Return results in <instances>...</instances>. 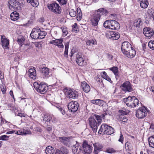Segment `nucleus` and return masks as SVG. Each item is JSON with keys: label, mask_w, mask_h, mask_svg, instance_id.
<instances>
[{"label": "nucleus", "mask_w": 154, "mask_h": 154, "mask_svg": "<svg viewBox=\"0 0 154 154\" xmlns=\"http://www.w3.org/2000/svg\"><path fill=\"white\" fill-rule=\"evenodd\" d=\"M108 130L106 132H105V134L108 135H111L114 133V130L112 127L109 126V128H107Z\"/></svg>", "instance_id": "39"}, {"label": "nucleus", "mask_w": 154, "mask_h": 154, "mask_svg": "<svg viewBox=\"0 0 154 154\" xmlns=\"http://www.w3.org/2000/svg\"><path fill=\"white\" fill-rule=\"evenodd\" d=\"M148 46L150 48L154 50V40L149 41L148 43Z\"/></svg>", "instance_id": "46"}, {"label": "nucleus", "mask_w": 154, "mask_h": 154, "mask_svg": "<svg viewBox=\"0 0 154 154\" xmlns=\"http://www.w3.org/2000/svg\"><path fill=\"white\" fill-rule=\"evenodd\" d=\"M22 131V135H26L27 134H30L31 132L30 130H26L23 129Z\"/></svg>", "instance_id": "45"}, {"label": "nucleus", "mask_w": 154, "mask_h": 154, "mask_svg": "<svg viewBox=\"0 0 154 154\" xmlns=\"http://www.w3.org/2000/svg\"><path fill=\"white\" fill-rule=\"evenodd\" d=\"M123 135L121 134L120 136V138L119 140V141L122 143L123 141Z\"/></svg>", "instance_id": "57"}, {"label": "nucleus", "mask_w": 154, "mask_h": 154, "mask_svg": "<svg viewBox=\"0 0 154 154\" xmlns=\"http://www.w3.org/2000/svg\"><path fill=\"white\" fill-rule=\"evenodd\" d=\"M76 61L78 65L80 66H83L85 63V60L78 54L76 56Z\"/></svg>", "instance_id": "24"}, {"label": "nucleus", "mask_w": 154, "mask_h": 154, "mask_svg": "<svg viewBox=\"0 0 154 154\" xmlns=\"http://www.w3.org/2000/svg\"><path fill=\"white\" fill-rule=\"evenodd\" d=\"M33 85L36 90L42 94L45 93L48 90V87L45 83L35 82Z\"/></svg>", "instance_id": "4"}, {"label": "nucleus", "mask_w": 154, "mask_h": 154, "mask_svg": "<svg viewBox=\"0 0 154 154\" xmlns=\"http://www.w3.org/2000/svg\"><path fill=\"white\" fill-rule=\"evenodd\" d=\"M112 39L117 40L120 37V35L118 32L112 31Z\"/></svg>", "instance_id": "35"}, {"label": "nucleus", "mask_w": 154, "mask_h": 154, "mask_svg": "<svg viewBox=\"0 0 154 154\" xmlns=\"http://www.w3.org/2000/svg\"><path fill=\"white\" fill-rule=\"evenodd\" d=\"M47 34V32L45 31H41L39 32L38 39H42L44 38Z\"/></svg>", "instance_id": "38"}, {"label": "nucleus", "mask_w": 154, "mask_h": 154, "mask_svg": "<svg viewBox=\"0 0 154 154\" xmlns=\"http://www.w3.org/2000/svg\"><path fill=\"white\" fill-rule=\"evenodd\" d=\"M82 149L83 153L85 152L90 154L92 151V147L88 145L85 141H84L82 145Z\"/></svg>", "instance_id": "10"}, {"label": "nucleus", "mask_w": 154, "mask_h": 154, "mask_svg": "<svg viewBox=\"0 0 154 154\" xmlns=\"http://www.w3.org/2000/svg\"><path fill=\"white\" fill-rule=\"evenodd\" d=\"M102 73V76L103 78L109 82H110L111 80L110 78L108 75H107L106 72H103Z\"/></svg>", "instance_id": "41"}, {"label": "nucleus", "mask_w": 154, "mask_h": 154, "mask_svg": "<svg viewBox=\"0 0 154 154\" xmlns=\"http://www.w3.org/2000/svg\"><path fill=\"white\" fill-rule=\"evenodd\" d=\"M77 27V24L76 23H75L74 25L72 26V31H75V32H76L77 31V30H75V29Z\"/></svg>", "instance_id": "59"}, {"label": "nucleus", "mask_w": 154, "mask_h": 154, "mask_svg": "<svg viewBox=\"0 0 154 154\" xmlns=\"http://www.w3.org/2000/svg\"><path fill=\"white\" fill-rule=\"evenodd\" d=\"M60 4L62 5H65L67 2V0H57Z\"/></svg>", "instance_id": "53"}, {"label": "nucleus", "mask_w": 154, "mask_h": 154, "mask_svg": "<svg viewBox=\"0 0 154 154\" xmlns=\"http://www.w3.org/2000/svg\"><path fill=\"white\" fill-rule=\"evenodd\" d=\"M59 150L63 153V154H66L68 152L67 149L63 147H61Z\"/></svg>", "instance_id": "49"}, {"label": "nucleus", "mask_w": 154, "mask_h": 154, "mask_svg": "<svg viewBox=\"0 0 154 154\" xmlns=\"http://www.w3.org/2000/svg\"><path fill=\"white\" fill-rule=\"evenodd\" d=\"M133 100H134V104L135 105V107L139 104L138 99L135 96H133Z\"/></svg>", "instance_id": "51"}, {"label": "nucleus", "mask_w": 154, "mask_h": 154, "mask_svg": "<svg viewBox=\"0 0 154 154\" xmlns=\"http://www.w3.org/2000/svg\"><path fill=\"white\" fill-rule=\"evenodd\" d=\"M28 3H30L33 7H36L39 5V3L38 0H26Z\"/></svg>", "instance_id": "32"}, {"label": "nucleus", "mask_w": 154, "mask_h": 154, "mask_svg": "<svg viewBox=\"0 0 154 154\" xmlns=\"http://www.w3.org/2000/svg\"><path fill=\"white\" fill-rule=\"evenodd\" d=\"M69 14L71 17H74L76 15V13L75 11L72 9L69 11Z\"/></svg>", "instance_id": "47"}, {"label": "nucleus", "mask_w": 154, "mask_h": 154, "mask_svg": "<svg viewBox=\"0 0 154 154\" xmlns=\"http://www.w3.org/2000/svg\"><path fill=\"white\" fill-rule=\"evenodd\" d=\"M55 154H63V153L59 149H57L56 150Z\"/></svg>", "instance_id": "61"}, {"label": "nucleus", "mask_w": 154, "mask_h": 154, "mask_svg": "<svg viewBox=\"0 0 154 154\" xmlns=\"http://www.w3.org/2000/svg\"><path fill=\"white\" fill-rule=\"evenodd\" d=\"M60 28L62 30L63 35H64L65 36L68 33V31L66 27L62 26Z\"/></svg>", "instance_id": "43"}, {"label": "nucleus", "mask_w": 154, "mask_h": 154, "mask_svg": "<svg viewBox=\"0 0 154 154\" xmlns=\"http://www.w3.org/2000/svg\"><path fill=\"white\" fill-rule=\"evenodd\" d=\"M97 42L94 38L91 40H88L86 42V44L88 46H91L93 45H97Z\"/></svg>", "instance_id": "34"}, {"label": "nucleus", "mask_w": 154, "mask_h": 154, "mask_svg": "<svg viewBox=\"0 0 154 154\" xmlns=\"http://www.w3.org/2000/svg\"><path fill=\"white\" fill-rule=\"evenodd\" d=\"M59 141L63 144L67 146H69L70 144V138L66 137H58Z\"/></svg>", "instance_id": "17"}, {"label": "nucleus", "mask_w": 154, "mask_h": 154, "mask_svg": "<svg viewBox=\"0 0 154 154\" xmlns=\"http://www.w3.org/2000/svg\"><path fill=\"white\" fill-rule=\"evenodd\" d=\"M150 128L152 130V132H154V125L152 124L150 126Z\"/></svg>", "instance_id": "64"}, {"label": "nucleus", "mask_w": 154, "mask_h": 154, "mask_svg": "<svg viewBox=\"0 0 154 154\" xmlns=\"http://www.w3.org/2000/svg\"><path fill=\"white\" fill-rule=\"evenodd\" d=\"M147 13L153 18L154 21V10L152 8L149 9L147 11Z\"/></svg>", "instance_id": "40"}, {"label": "nucleus", "mask_w": 154, "mask_h": 154, "mask_svg": "<svg viewBox=\"0 0 154 154\" xmlns=\"http://www.w3.org/2000/svg\"><path fill=\"white\" fill-rule=\"evenodd\" d=\"M119 119L120 121H122L123 122H127L128 119L127 118L122 115H121L119 116Z\"/></svg>", "instance_id": "44"}, {"label": "nucleus", "mask_w": 154, "mask_h": 154, "mask_svg": "<svg viewBox=\"0 0 154 154\" xmlns=\"http://www.w3.org/2000/svg\"><path fill=\"white\" fill-rule=\"evenodd\" d=\"M94 149L93 153L94 154H98L100 152L102 151L103 146L102 144L99 143H96L93 144Z\"/></svg>", "instance_id": "18"}, {"label": "nucleus", "mask_w": 154, "mask_h": 154, "mask_svg": "<svg viewBox=\"0 0 154 154\" xmlns=\"http://www.w3.org/2000/svg\"><path fill=\"white\" fill-rule=\"evenodd\" d=\"M109 128V126L106 124H102L100 126V128L98 131V133L101 134L103 132L104 134H105V132L107 131L108 128Z\"/></svg>", "instance_id": "27"}, {"label": "nucleus", "mask_w": 154, "mask_h": 154, "mask_svg": "<svg viewBox=\"0 0 154 154\" xmlns=\"http://www.w3.org/2000/svg\"><path fill=\"white\" fill-rule=\"evenodd\" d=\"M143 33L145 36L148 38H151L154 34V31L152 29L146 27L143 29Z\"/></svg>", "instance_id": "21"}, {"label": "nucleus", "mask_w": 154, "mask_h": 154, "mask_svg": "<svg viewBox=\"0 0 154 154\" xmlns=\"http://www.w3.org/2000/svg\"><path fill=\"white\" fill-rule=\"evenodd\" d=\"M68 51L65 50L64 55L66 57H67L68 56Z\"/></svg>", "instance_id": "63"}, {"label": "nucleus", "mask_w": 154, "mask_h": 154, "mask_svg": "<svg viewBox=\"0 0 154 154\" xmlns=\"http://www.w3.org/2000/svg\"><path fill=\"white\" fill-rule=\"evenodd\" d=\"M72 149L74 154H80L83 152L82 147L80 146L79 143L77 142L73 146Z\"/></svg>", "instance_id": "12"}, {"label": "nucleus", "mask_w": 154, "mask_h": 154, "mask_svg": "<svg viewBox=\"0 0 154 154\" xmlns=\"http://www.w3.org/2000/svg\"><path fill=\"white\" fill-rule=\"evenodd\" d=\"M103 25L106 28L114 30L119 29L120 27L119 23L114 20H108L105 21Z\"/></svg>", "instance_id": "3"}, {"label": "nucleus", "mask_w": 154, "mask_h": 154, "mask_svg": "<svg viewBox=\"0 0 154 154\" xmlns=\"http://www.w3.org/2000/svg\"><path fill=\"white\" fill-rule=\"evenodd\" d=\"M148 142L149 146L154 148V135L152 136L149 138Z\"/></svg>", "instance_id": "37"}, {"label": "nucleus", "mask_w": 154, "mask_h": 154, "mask_svg": "<svg viewBox=\"0 0 154 154\" xmlns=\"http://www.w3.org/2000/svg\"><path fill=\"white\" fill-rule=\"evenodd\" d=\"M119 112L121 114V115H127L129 112V111L128 110H124L123 109H122L119 110Z\"/></svg>", "instance_id": "48"}, {"label": "nucleus", "mask_w": 154, "mask_h": 154, "mask_svg": "<svg viewBox=\"0 0 154 154\" xmlns=\"http://www.w3.org/2000/svg\"><path fill=\"white\" fill-rule=\"evenodd\" d=\"M8 6L9 9L12 11L20 10L19 2L16 0H9L8 2Z\"/></svg>", "instance_id": "6"}, {"label": "nucleus", "mask_w": 154, "mask_h": 154, "mask_svg": "<svg viewBox=\"0 0 154 154\" xmlns=\"http://www.w3.org/2000/svg\"><path fill=\"white\" fill-rule=\"evenodd\" d=\"M48 8L52 12L56 14H60L61 12V8L56 2H54L48 5Z\"/></svg>", "instance_id": "5"}, {"label": "nucleus", "mask_w": 154, "mask_h": 154, "mask_svg": "<svg viewBox=\"0 0 154 154\" xmlns=\"http://www.w3.org/2000/svg\"><path fill=\"white\" fill-rule=\"evenodd\" d=\"M133 99V96H129L128 98H125L124 99V101L128 107H135V105L134 103Z\"/></svg>", "instance_id": "13"}, {"label": "nucleus", "mask_w": 154, "mask_h": 154, "mask_svg": "<svg viewBox=\"0 0 154 154\" xmlns=\"http://www.w3.org/2000/svg\"><path fill=\"white\" fill-rule=\"evenodd\" d=\"M112 31H110L106 34V36L108 38H110L112 39Z\"/></svg>", "instance_id": "54"}, {"label": "nucleus", "mask_w": 154, "mask_h": 154, "mask_svg": "<svg viewBox=\"0 0 154 154\" xmlns=\"http://www.w3.org/2000/svg\"><path fill=\"white\" fill-rule=\"evenodd\" d=\"M1 43L2 47L5 49L8 48L9 45V40L6 38L5 35H1Z\"/></svg>", "instance_id": "14"}, {"label": "nucleus", "mask_w": 154, "mask_h": 154, "mask_svg": "<svg viewBox=\"0 0 154 154\" xmlns=\"http://www.w3.org/2000/svg\"><path fill=\"white\" fill-rule=\"evenodd\" d=\"M9 136L6 135H3L0 137V140H8Z\"/></svg>", "instance_id": "50"}, {"label": "nucleus", "mask_w": 154, "mask_h": 154, "mask_svg": "<svg viewBox=\"0 0 154 154\" xmlns=\"http://www.w3.org/2000/svg\"><path fill=\"white\" fill-rule=\"evenodd\" d=\"M40 72L43 78L46 79L49 77V71L48 68L46 67L41 68H40Z\"/></svg>", "instance_id": "19"}, {"label": "nucleus", "mask_w": 154, "mask_h": 154, "mask_svg": "<svg viewBox=\"0 0 154 154\" xmlns=\"http://www.w3.org/2000/svg\"><path fill=\"white\" fill-rule=\"evenodd\" d=\"M28 100V99H27L23 98L21 99V101L22 102V103H23L24 102L25 103H26V102Z\"/></svg>", "instance_id": "62"}, {"label": "nucleus", "mask_w": 154, "mask_h": 154, "mask_svg": "<svg viewBox=\"0 0 154 154\" xmlns=\"http://www.w3.org/2000/svg\"><path fill=\"white\" fill-rule=\"evenodd\" d=\"M25 41V38L23 36H19L17 40L18 44L21 46L23 44Z\"/></svg>", "instance_id": "42"}, {"label": "nucleus", "mask_w": 154, "mask_h": 154, "mask_svg": "<svg viewBox=\"0 0 154 154\" xmlns=\"http://www.w3.org/2000/svg\"><path fill=\"white\" fill-rule=\"evenodd\" d=\"M109 69L112 71L114 73L115 75V77L117 80L119 77V70L118 68L116 66H113L112 68H109Z\"/></svg>", "instance_id": "31"}, {"label": "nucleus", "mask_w": 154, "mask_h": 154, "mask_svg": "<svg viewBox=\"0 0 154 154\" xmlns=\"http://www.w3.org/2000/svg\"><path fill=\"white\" fill-rule=\"evenodd\" d=\"M133 48L131 44L128 42H123L122 45L121 50L123 54L130 48Z\"/></svg>", "instance_id": "16"}, {"label": "nucleus", "mask_w": 154, "mask_h": 154, "mask_svg": "<svg viewBox=\"0 0 154 154\" xmlns=\"http://www.w3.org/2000/svg\"><path fill=\"white\" fill-rule=\"evenodd\" d=\"M63 40L62 39H56L53 40L49 42L51 44L57 46L59 48H63L64 46L62 44Z\"/></svg>", "instance_id": "22"}, {"label": "nucleus", "mask_w": 154, "mask_h": 154, "mask_svg": "<svg viewBox=\"0 0 154 154\" xmlns=\"http://www.w3.org/2000/svg\"><path fill=\"white\" fill-rule=\"evenodd\" d=\"M81 86L82 89L85 92L88 93L90 90V86L85 81H84L81 83Z\"/></svg>", "instance_id": "25"}, {"label": "nucleus", "mask_w": 154, "mask_h": 154, "mask_svg": "<svg viewBox=\"0 0 154 154\" xmlns=\"http://www.w3.org/2000/svg\"><path fill=\"white\" fill-rule=\"evenodd\" d=\"M66 94L68 97L72 99L75 98L78 95L76 91L72 89H67L66 91Z\"/></svg>", "instance_id": "15"}, {"label": "nucleus", "mask_w": 154, "mask_h": 154, "mask_svg": "<svg viewBox=\"0 0 154 154\" xmlns=\"http://www.w3.org/2000/svg\"><path fill=\"white\" fill-rule=\"evenodd\" d=\"M79 106L77 102L72 101L68 103V108L69 112H74L78 110Z\"/></svg>", "instance_id": "8"}, {"label": "nucleus", "mask_w": 154, "mask_h": 154, "mask_svg": "<svg viewBox=\"0 0 154 154\" xmlns=\"http://www.w3.org/2000/svg\"><path fill=\"white\" fill-rule=\"evenodd\" d=\"M124 54L127 57L131 58L135 56L136 54V52L132 48L131 49H130L127 51Z\"/></svg>", "instance_id": "23"}, {"label": "nucleus", "mask_w": 154, "mask_h": 154, "mask_svg": "<svg viewBox=\"0 0 154 154\" xmlns=\"http://www.w3.org/2000/svg\"><path fill=\"white\" fill-rule=\"evenodd\" d=\"M107 12L105 9L100 8L95 11L93 17L91 19V25L93 26H97L101 16Z\"/></svg>", "instance_id": "2"}, {"label": "nucleus", "mask_w": 154, "mask_h": 154, "mask_svg": "<svg viewBox=\"0 0 154 154\" xmlns=\"http://www.w3.org/2000/svg\"><path fill=\"white\" fill-rule=\"evenodd\" d=\"M122 91L125 92H131L133 91V88L130 82L128 81L124 82L120 86Z\"/></svg>", "instance_id": "9"}, {"label": "nucleus", "mask_w": 154, "mask_h": 154, "mask_svg": "<svg viewBox=\"0 0 154 154\" xmlns=\"http://www.w3.org/2000/svg\"><path fill=\"white\" fill-rule=\"evenodd\" d=\"M114 151V150L112 148H108L106 150V152L109 153H112Z\"/></svg>", "instance_id": "56"}, {"label": "nucleus", "mask_w": 154, "mask_h": 154, "mask_svg": "<svg viewBox=\"0 0 154 154\" xmlns=\"http://www.w3.org/2000/svg\"><path fill=\"white\" fill-rule=\"evenodd\" d=\"M146 111L148 112L146 107H141L136 111V116L139 119L143 118L146 115Z\"/></svg>", "instance_id": "7"}, {"label": "nucleus", "mask_w": 154, "mask_h": 154, "mask_svg": "<svg viewBox=\"0 0 154 154\" xmlns=\"http://www.w3.org/2000/svg\"><path fill=\"white\" fill-rule=\"evenodd\" d=\"M54 149L53 147L51 146H48L45 149L46 154H54Z\"/></svg>", "instance_id": "36"}, {"label": "nucleus", "mask_w": 154, "mask_h": 154, "mask_svg": "<svg viewBox=\"0 0 154 154\" xmlns=\"http://www.w3.org/2000/svg\"><path fill=\"white\" fill-rule=\"evenodd\" d=\"M143 22L140 18L135 19L134 22V25L136 27H140L143 25Z\"/></svg>", "instance_id": "30"}, {"label": "nucleus", "mask_w": 154, "mask_h": 154, "mask_svg": "<svg viewBox=\"0 0 154 154\" xmlns=\"http://www.w3.org/2000/svg\"><path fill=\"white\" fill-rule=\"evenodd\" d=\"M22 130H19L15 132V134L18 135H22Z\"/></svg>", "instance_id": "60"}, {"label": "nucleus", "mask_w": 154, "mask_h": 154, "mask_svg": "<svg viewBox=\"0 0 154 154\" xmlns=\"http://www.w3.org/2000/svg\"><path fill=\"white\" fill-rule=\"evenodd\" d=\"M11 19L12 20L16 21L19 18V14L16 11L12 12L10 15Z\"/></svg>", "instance_id": "29"}, {"label": "nucleus", "mask_w": 154, "mask_h": 154, "mask_svg": "<svg viewBox=\"0 0 154 154\" xmlns=\"http://www.w3.org/2000/svg\"><path fill=\"white\" fill-rule=\"evenodd\" d=\"M57 119L53 115L45 114L44 115L43 121L45 122H52L55 123L57 121Z\"/></svg>", "instance_id": "11"}, {"label": "nucleus", "mask_w": 154, "mask_h": 154, "mask_svg": "<svg viewBox=\"0 0 154 154\" xmlns=\"http://www.w3.org/2000/svg\"><path fill=\"white\" fill-rule=\"evenodd\" d=\"M88 121L89 125L92 128L94 132H96L98 127L102 121L99 115L94 114L88 119Z\"/></svg>", "instance_id": "1"}, {"label": "nucleus", "mask_w": 154, "mask_h": 154, "mask_svg": "<svg viewBox=\"0 0 154 154\" xmlns=\"http://www.w3.org/2000/svg\"><path fill=\"white\" fill-rule=\"evenodd\" d=\"M140 5L141 8L144 9L146 8L149 5V3L147 0H141Z\"/></svg>", "instance_id": "33"}, {"label": "nucleus", "mask_w": 154, "mask_h": 154, "mask_svg": "<svg viewBox=\"0 0 154 154\" xmlns=\"http://www.w3.org/2000/svg\"><path fill=\"white\" fill-rule=\"evenodd\" d=\"M1 91L3 94H5L6 91V89L4 85H2L1 86Z\"/></svg>", "instance_id": "55"}, {"label": "nucleus", "mask_w": 154, "mask_h": 154, "mask_svg": "<svg viewBox=\"0 0 154 154\" xmlns=\"http://www.w3.org/2000/svg\"><path fill=\"white\" fill-rule=\"evenodd\" d=\"M92 103L97 105L100 106H103L105 104V102L103 100L100 99L93 100L91 101Z\"/></svg>", "instance_id": "28"}, {"label": "nucleus", "mask_w": 154, "mask_h": 154, "mask_svg": "<svg viewBox=\"0 0 154 154\" xmlns=\"http://www.w3.org/2000/svg\"><path fill=\"white\" fill-rule=\"evenodd\" d=\"M28 72L29 74V76L30 78L33 79H35L36 74L34 67H33L30 69L28 71Z\"/></svg>", "instance_id": "26"}, {"label": "nucleus", "mask_w": 154, "mask_h": 154, "mask_svg": "<svg viewBox=\"0 0 154 154\" xmlns=\"http://www.w3.org/2000/svg\"><path fill=\"white\" fill-rule=\"evenodd\" d=\"M69 46V42H67L65 43V50L68 51Z\"/></svg>", "instance_id": "58"}, {"label": "nucleus", "mask_w": 154, "mask_h": 154, "mask_svg": "<svg viewBox=\"0 0 154 154\" xmlns=\"http://www.w3.org/2000/svg\"><path fill=\"white\" fill-rule=\"evenodd\" d=\"M39 32H40V29L38 27L33 29L30 35L31 37L33 39H38Z\"/></svg>", "instance_id": "20"}, {"label": "nucleus", "mask_w": 154, "mask_h": 154, "mask_svg": "<svg viewBox=\"0 0 154 154\" xmlns=\"http://www.w3.org/2000/svg\"><path fill=\"white\" fill-rule=\"evenodd\" d=\"M107 112H105L103 114L100 116L101 117V120L102 119H104L105 117H106V116H110V114Z\"/></svg>", "instance_id": "52"}]
</instances>
